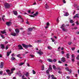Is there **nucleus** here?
<instances>
[{
  "label": "nucleus",
  "instance_id": "f257e3e1",
  "mask_svg": "<svg viewBox=\"0 0 79 79\" xmlns=\"http://www.w3.org/2000/svg\"><path fill=\"white\" fill-rule=\"evenodd\" d=\"M15 31L16 33H11V35L13 36H14V37H15V36H17V35H18L19 32V30L18 29H16L15 30Z\"/></svg>",
  "mask_w": 79,
  "mask_h": 79
},
{
  "label": "nucleus",
  "instance_id": "f03ea898",
  "mask_svg": "<svg viewBox=\"0 0 79 79\" xmlns=\"http://www.w3.org/2000/svg\"><path fill=\"white\" fill-rule=\"evenodd\" d=\"M15 70V68H13L11 69V72L10 73V71L9 70H6V72L8 74L9 76H11V74L13 73V71Z\"/></svg>",
  "mask_w": 79,
  "mask_h": 79
},
{
  "label": "nucleus",
  "instance_id": "7ed1b4c3",
  "mask_svg": "<svg viewBox=\"0 0 79 79\" xmlns=\"http://www.w3.org/2000/svg\"><path fill=\"white\" fill-rule=\"evenodd\" d=\"M5 64L3 62H1L0 64V68H3Z\"/></svg>",
  "mask_w": 79,
  "mask_h": 79
},
{
  "label": "nucleus",
  "instance_id": "20e7f679",
  "mask_svg": "<svg viewBox=\"0 0 79 79\" xmlns=\"http://www.w3.org/2000/svg\"><path fill=\"white\" fill-rule=\"evenodd\" d=\"M4 5L6 8H10V5L7 3H5Z\"/></svg>",
  "mask_w": 79,
  "mask_h": 79
},
{
  "label": "nucleus",
  "instance_id": "39448f33",
  "mask_svg": "<svg viewBox=\"0 0 79 79\" xmlns=\"http://www.w3.org/2000/svg\"><path fill=\"white\" fill-rule=\"evenodd\" d=\"M37 52L38 54H39L41 56L43 54V52L41 51V50L40 49L39 50V52Z\"/></svg>",
  "mask_w": 79,
  "mask_h": 79
},
{
  "label": "nucleus",
  "instance_id": "423d86ee",
  "mask_svg": "<svg viewBox=\"0 0 79 79\" xmlns=\"http://www.w3.org/2000/svg\"><path fill=\"white\" fill-rule=\"evenodd\" d=\"M22 46L25 48H28V45H26L24 44H22Z\"/></svg>",
  "mask_w": 79,
  "mask_h": 79
},
{
  "label": "nucleus",
  "instance_id": "0eeeda50",
  "mask_svg": "<svg viewBox=\"0 0 79 79\" xmlns=\"http://www.w3.org/2000/svg\"><path fill=\"white\" fill-rule=\"evenodd\" d=\"M65 69H66V71H69L70 73H71V72H72V70L71 69H69V68H68V67L66 68Z\"/></svg>",
  "mask_w": 79,
  "mask_h": 79
},
{
  "label": "nucleus",
  "instance_id": "6e6552de",
  "mask_svg": "<svg viewBox=\"0 0 79 79\" xmlns=\"http://www.w3.org/2000/svg\"><path fill=\"white\" fill-rule=\"evenodd\" d=\"M6 24L8 26H11V22H7L6 23Z\"/></svg>",
  "mask_w": 79,
  "mask_h": 79
},
{
  "label": "nucleus",
  "instance_id": "1a4fd4ad",
  "mask_svg": "<svg viewBox=\"0 0 79 79\" xmlns=\"http://www.w3.org/2000/svg\"><path fill=\"white\" fill-rule=\"evenodd\" d=\"M18 47H19V49H20V50H23V47H22V46H21V45H19Z\"/></svg>",
  "mask_w": 79,
  "mask_h": 79
},
{
  "label": "nucleus",
  "instance_id": "9d476101",
  "mask_svg": "<svg viewBox=\"0 0 79 79\" xmlns=\"http://www.w3.org/2000/svg\"><path fill=\"white\" fill-rule=\"evenodd\" d=\"M1 48L2 50L4 49L5 48V46H4V45L2 44H1Z\"/></svg>",
  "mask_w": 79,
  "mask_h": 79
},
{
  "label": "nucleus",
  "instance_id": "9b49d317",
  "mask_svg": "<svg viewBox=\"0 0 79 79\" xmlns=\"http://www.w3.org/2000/svg\"><path fill=\"white\" fill-rule=\"evenodd\" d=\"M33 29V28H29L28 29V32H31L32 30Z\"/></svg>",
  "mask_w": 79,
  "mask_h": 79
},
{
  "label": "nucleus",
  "instance_id": "f8f14e48",
  "mask_svg": "<svg viewBox=\"0 0 79 79\" xmlns=\"http://www.w3.org/2000/svg\"><path fill=\"white\" fill-rule=\"evenodd\" d=\"M76 18H79V14H77L73 17V18L74 19Z\"/></svg>",
  "mask_w": 79,
  "mask_h": 79
},
{
  "label": "nucleus",
  "instance_id": "ddd939ff",
  "mask_svg": "<svg viewBox=\"0 0 79 79\" xmlns=\"http://www.w3.org/2000/svg\"><path fill=\"white\" fill-rule=\"evenodd\" d=\"M11 53V51H10L9 52H7L6 53V55H7V56H8L10 55V54Z\"/></svg>",
  "mask_w": 79,
  "mask_h": 79
},
{
  "label": "nucleus",
  "instance_id": "4468645a",
  "mask_svg": "<svg viewBox=\"0 0 79 79\" xmlns=\"http://www.w3.org/2000/svg\"><path fill=\"white\" fill-rule=\"evenodd\" d=\"M23 64H24V62H21L19 64V65L21 66H22V65H23Z\"/></svg>",
  "mask_w": 79,
  "mask_h": 79
},
{
  "label": "nucleus",
  "instance_id": "2eb2a0df",
  "mask_svg": "<svg viewBox=\"0 0 79 79\" xmlns=\"http://www.w3.org/2000/svg\"><path fill=\"white\" fill-rule=\"evenodd\" d=\"M38 15V12H36L35 14H33V17H35V16H37V15Z\"/></svg>",
  "mask_w": 79,
  "mask_h": 79
},
{
  "label": "nucleus",
  "instance_id": "dca6fc26",
  "mask_svg": "<svg viewBox=\"0 0 79 79\" xmlns=\"http://www.w3.org/2000/svg\"><path fill=\"white\" fill-rule=\"evenodd\" d=\"M13 12L14 13V15H18V12H17V11L14 10L13 11Z\"/></svg>",
  "mask_w": 79,
  "mask_h": 79
},
{
  "label": "nucleus",
  "instance_id": "f3484780",
  "mask_svg": "<svg viewBox=\"0 0 79 79\" xmlns=\"http://www.w3.org/2000/svg\"><path fill=\"white\" fill-rule=\"evenodd\" d=\"M65 27H66V26H65L64 24H63L61 26V27H60V28H61L62 29H63V28H64Z\"/></svg>",
  "mask_w": 79,
  "mask_h": 79
},
{
  "label": "nucleus",
  "instance_id": "a211bd4d",
  "mask_svg": "<svg viewBox=\"0 0 79 79\" xmlns=\"http://www.w3.org/2000/svg\"><path fill=\"white\" fill-rule=\"evenodd\" d=\"M45 7L46 9H48V8H49V7L48 6V5H47V3L46 4Z\"/></svg>",
  "mask_w": 79,
  "mask_h": 79
},
{
  "label": "nucleus",
  "instance_id": "6ab92c4d",
  "mask_svg": "<svg viewBox=\"0 0 79 79\" xmlns=\"http://www.w3.org/2000/svg\"><path fill=\"white\" fill-rule=\"evenodd\" d=\"M48 70H52V67L51 65H49V68L48 69Z\"/></svg>",
  "mask_w": 79,
  "mask_h": 79
},
{
  "label": "nucleus",
  "instance_id": "aec40b11",
  "mask_svg": "<svg viewBox=\"0 0 79 79\" xmlns=\"http://www.w3.org/2000/svg\"><path fill=\"white\" fill-rule=\"evenodd\" d=\"M61 61H62V62H64L65 61V58L64 57H62L61 58Z\"/></svg>",
  "mask_w": 79,
  "mask_h": 79
},
{
  "label": "nucleus",
  "instance_id": "412c9836",
  "mask_svg": "<svg viewBox=\"0 0 79 79\" xmlns=\"http://www.w3.org/2000/svg\"><path fill=\"white\" fill-rule=\"evenodd\" d=\"M48 61H49V62H53V60L51 59H48Z\"/></svg>",
  "mask_w": 79,
  "mask_h": 79
},
{
  "label": "nucleus",
  "instance_id": "4be33fe9",
  "mask_svg": "<svg viewBox=\"0 0 79 79\" xmlns=\"http://www.w3.org/2000/svg\"><path fill=\"white\" fill-rule=\"evenodd\" d=\"M52 67L53 69L54 70H56V69H57L56 68V66L55 65H53Z\"/></svg>",
  "mask_w": 79,
  "mask_h": 79
},
{
  "label": "nucleus",
  "instance_id": "5701e85b",
  "mask_svg": "<svg viewBox=\"0 0 79 79\" xmlns=\"http://www.w3.org/2000/svg\"><path fill=\"white\" fill-rule=\"evenodd\" d=\"M1 33H2V34H5L6 33V31H1Z\"/></svg>",
  "mask_w": 79,
  "mask_h": 79
},
{
  "label": "nucleus",
  "instance_id": "b1692460",
  "mask_svg": "<svg viewBox=\"0 0 79 79\" xmlns=\"http://www.w3.org/2000/svg\"><path fill=\"white\" fill-rule=\"evenodd\" d=\"M51 77H52V79H56V78L55 77H54V75H51Z\"/></svg>",
  "mask_w": 79,
  "mask_h": 79
},
{
  "label": "nucleus",
  "instance_id": "393cba45",
  "mask_svg": "<svg viewBox=\"0 0 79 79\" xmlns=\"http://www.w3.org/2000/svg\"><path fill=\"white\" fill-rule=\"evenodd\" d=\"M18 18H20V19H22V21H23V18H22V16L21 15H19L18 16Z\"/></svg>",
  "mask_w": 79,
  "mask_h": 79
},
{
  "label": "nucleus",
  "instance_id": "a878e982",
  "mask_svg": "<svg viewBox=\"0 0 79 79\" xmlns=\"http://www.w3.org/2000/svg\"><path fill=\"white\" fill-rule=\"evenodd\" d=\"M78 7V6H77V4H74V7L75 8H76L77 9V7Z\"/></svg>",
  "mask_w": 79,
  "mask_h": 79
},
{
  "label": "nucleus",
  "instance_id": "bb28decb",
  "mask_svg": "<svg viewBox=\"0 0 79 79\" xmlns=\"http://www.w3.org/2000/svg\"><path fill=\"white\" fill-rule=\"evenodd\" d=\"M62 30L63 31H64V32H66V31H67V29H66L64 28H63L62 29Z\"/></svg>",
  "mask_w": 79,
  "mask_h": 79
},
{
  "label": "nucleus",
  "instance_id": "cd10ccee",
  "mask_svg": "<svg viewBox=\"0 0 79 79\" xmlns=\"http://www.w3.org/2000/svg\"><path fill=\"white\" fill-rule=\"evenodd\" d=\"M50 70H47L46 71V72L47 74H49V71H50Z\"/></svg>",
  "mask_w": 79,
  "mask_h": 79
},
{
  "label": "nucleus",
  "instance_id": "c85d7f7f",
  "mask_svg": "<svg viewBox=\"0 0 79 79\" xmlns=\"http://www.w3.org/2000/svg\"><path fill=\"white\" fill-rule=\"evenodd\" d=\"M46 26H48V27H49L50 26V23L48 22H47L46 24Z\"/></svg>",
  "mask_w": 79,
  "mask_h": 79
},
{
  "label": "nucleus",
  "instance_id": "c756f323",
  "mask_svg": "<svg viewBox=\"0 0 79 79\" xmlns=\"http://www.w3.org/2000/svg\"><path fill=\"white\" fill-rule=\"evenodd\" d=\"M32 73L33 74H36V72H35V71L34 70H32Z\"/></svg>",
  "mask_w": 79,
  "mask_h": 79
},
{
  "label": "nucleus",
  "instance_id": "7c9ffc66",
  "mask_svg": "<svg viewBox=\"0 0 79 79\" xmlns=\"http://www.w3.org/2000/svg\"><path fill=\"white\" fill-rule=\"evenodd\" d=\"M11 60H16V59L14 57H12L11 58Z\"/></svg>",
  "mask_w": 79,
  "mask_h": 79
},
{
  "label": "nucleus",
  "instance_id": "2f4dec72",
  "mask_svg": "<svg viewBox=\"0 0 79 79\" xmlns=\"http://www.w3.org/2000/svg\"><path fill=\"white\" fill-rule=\"evenodd\" d=\"M48 49H49V50H51V49H52V48L50 46H48Z\"/></svg>",
  "mask_w": 79,
  "mask_h": 79
},
{
  "label": "nucleus",
  "instance_id": "473e14b6",
  "mask_svg": "<svg viewBox=\"0 0 79 79\" xmlns=\"http://www.w3.org/2000/svg\"><path fill=\"white\" fill-rule=\"evenodd\" d=\"M29 74V73H27L25 74V76H26V77H27Z\"/></svg>",
  "mask_w": 79,
  "mask_h": 79
},
{
  "label": "nucleus",
  "instance_id": "72a5a7b5",
  "mask_svg": "<svg viewBox=\"0 0 79 79\" xmlns=\"http://www.w3.org/2000/svg\"><path fill=\"white\" fill-rule=\"evenodd\" d=\"M68 15H69V13H68V12H66L65 13L66 16H68Z\"/></svg>",
  "mask_w": 79,
  "mask_h": 79
},
{
  "label": "nucleus",
  "instance_id": "f704fd0d",
  "mask_svg": "<svg viewBox=\"0 0 79 79\" xmlns=\"http://www.w3.org/2000/svg\"><path fill=\"white\" fill-rule=\"evenodd\" d=\"M66 55L67 58H69V54H67Z\"/></svg>",
  "mask_w": 79,
  "mask_h": 79
},
{
  "label": "nucleus",
  "instance_id": "c9c22d12",
  "mask_svg": "<svg viewBox=\"0 0 79 79\" xmlns=\"http://www.w3.org/2000/svg\"><path fill=\"white\" fill-rule=\"evenodd\" d=\"M73 29H77V27H74L73 28H72Z\"/></svg>",
  "mask_w": 79,
  "mask_h": 79
},
{
  "label": "nucleus",
  "instance_id": "e433bc0d",
  "mask_svg": "<svg viewBox=\"0 0 79 79\" xmlns=\"http://www.w3.org/2000/svg\"><path fill=\"white\" fill-rule=\"evenodd\" d=\"M9 47V46H6V50H8V48Z\"/></svg>",
  "mask_w": 79,
  "mask_h": 79
},
{
  "label": "nucleus",
  "instance_id": "4c0bfd02",
  "mask_svg": "<svg viewBox=\"0 0 79 79\" xmlns=\"http://www.w3.org/2000/svg\"><path fill=\"white\" fill-rule=\"evenodd\" d=\"M1 37H2V39H5V36H4L3 35H1Z\"/></svg>",
  "mask_w": 79,
  "mask_h": 79
},
{
  "label": "nucleus",
  "instance_id": "58836bf2",
  "mask_svg": "<svg viewBox=\"0 0 79 79\" xmlns=\"http://www.w3.org/2000/svg\"><path fill=\"white\" fill-rule=\"evenodd\" d=\"M5 15H3V16H2V20H3V21H4V18H5Z\"/></svg>",
  "mask_w": 79,
  "mask_h": 79
},
{
  "label": "nucleus",
  "instance_id": "ea45409f",
  "mask_svg": "<svg viewBox=\"0 0 79 79\" xmlns=\"http://www.w3.org/2000/svg\"><path fill=\"white\" fill-rule=\"evenodd\" d=\"M17 74H18L19 75L20 74L21 76V72H20V71H19L17 73Z\"/></svg>",
  "mask_w": 79,
  "mask_h": 79
},
{
  "label": "nucleus",
  "instance_id": "a19ab883",
  "mask_svg": "<svg viewBox=\"0 0 79 79\" xmlns=\"http://www.w3.org/2000/svg\"><path fill=\"white\" fill-rule=\"evenodd\" d=\"M70 22L71 23H73V20H71L70 21Z\"/></svg>",
  "mask_w": 79,
  "mask_h": 79
},
{
  "label": "nucleus",
  "instance_id": "79ce46f5",
  "mask_svg": "<svg viewBox=\"0 0 79 79\" xmlns=\"http://www.w3.org/2000/svg\"><path fill=\"white\" fill-rule=\"evenodd\" d=\"M51 40H52V42H55V40H54V39H53V38H51Z\"/></svg>",
  "mask_w": 79,
  "mask_h": 79
},
{
  "label": "nucleus",
  "instance_id": "37998d69",
  "mask_svg": "<svg viewBox=\"0 0 79 79\" xmlns=\"http://www.w3.org/2000/svg\"><path fill=\"white\" fill-rule=\"evenodd\" d=\"M3 74V71H1L0 72V74H1V75H2Z\"/></svg>",
  "mask_w": 79,
  "mask_h": 79
},
{
  "label": "nucleus",
  "instance_id": "c03bdc74",
  "mask_svg": "<svg viewBox=\"0 0 79 79\" xmlns=\"http://www.w3.org/2000/svg\"><path fill=\"white\" fill-rule=\"evenodd\" d=\"M28 47H32V46L31 44H29V45H28Z\"/></svg>",
  "mask_w": 79,
  "mask_h": 79
},
{
  "label": "nucleus",
  "instance_id": "a18cd8bd",
  "mask_svg": "<svg viewBox=\"0 0 79 79\" xmlns=\"http://www.w3.org/2000/svg\"><path fill=\"white\" fill-rule=\"evenodd\" d=\"M44 65H43L42 66V70H44Z\"/></svg>",
  "mask_w": 79,
  "mask_h": 79
},
{
  "label": "nucleus",
  "instance_id": "49530a36",
  "mask_svg": "<svg viewBox=\"0 0 79 79\" xmlns=\"http://www.w3.org/2000/svg\"><path fill=\"white\" fill-rule=\"evenodd\" d=\"M72 44V42H69L68 43V44L69 45H71Z\"/></svg>",
  "mask_w": 79,
  "mask_h": 79
},
{
  "label": "nucleus",
  "instance_id": "de8ad7c7",
  "mask_svg": "<svg viewBox=\"0 0 79 79\" xmlns=\"http://www.w3.org/2000/svg\"><path fill=\"white\" fill-rule=\"evenodd\" d=\"M53 61H54V62H56V60L55 59H54Z\"/></svg>",
  "mask_w": 79,
  "mask_h": 79
},
{
  "label": "nucleus",
  "instance_id": "09e8293b",
  "mask_svg": "<svg viewBox=\"0 0 79 79\" xmlns=\"http://www.w3.org/2000/svg\"><path fill=\"white\" fill-rule=\"evenodd\" d=\"M72 61L73 62H74V58H73V59H72Z\"/></svg>",
  "mask_w": 79,
  "mask_h": 79
},
{
  "label": "nucleus",
  "instance_id": "8fccbe9b",
  "mask_svg": "<svg viewBox=\"0 0 79 79\" xmlns=\"http://www.w3.org/2000/svg\"><path fill=\"white\" fill-rule=\"evenodd\" d=\"M17 57H20L21 56V55L20 54H18L17 55Z\"/></svg>",
  "mask_w": 79,
  "mask_h": 79
},
{
  "label": "nucleus",
  "instance_id": "3c124183",
  "mask_svg": "<svg viewBox=\"0 0 79 79\" xmlns=\"http://www.w3.org/2000/svg\"><path fill=\"white\" fill-rule=\"evenodd\" d=\"M30 56H31V58H33V57H34V56L32 55H30Z\"/></svg>",
  "mask_w": 79,
  "mask_h": 79
},
{
  "label": "nucleus",
  "instance_id": "603ef678",
  "mask_svg": "<svg viewBox=\"0 0 79 79\" xmlns=\"http://www.w3.org/2000/svg\"><path fill=\"white\" fill-rule=\"evenodd\" d=\"M79 55L77 56V60H79Z\"/></svg>",
  "mask_w": 79,
  "mask_h": 79
},
{
  "label": "nucleus",
  "instance_id": "864d4df0",
  "mask_svg": "<svg viewBox=\"0 0 79 79\" xmlns=\"http://www.w3.org/2000/svg\"><path fill=\"white\" fill-rule=\"evenodd\" d=\"M63 3H66V1H65V0H63Z\"/></svg>",
  "mask_w": 79,
  "mask_h": 79
},
{
  "label": "nucleus",
  "instance_id": "5fc2aeb1",
  "mask_svg": "<svg viewBox=\"0 0 79 79\" xmlns=\"http://www.w3.org/2000/svg\"><path fill=\"white\" fill-rule=\"evenodd\" d=\"M76 23L77 24V25H79V22H76Z\"/></svg>",
  "mask_w": 79,
  "mask_h": 79
},
{
  "label": "nucleus",
  "instance_id": "6e6d98bb",
  "mask_svg": "<svg viewBox=\"0 0 79 79\" xmlns=\"http://www.w3.org/2000/svg\"><path fill=\"white\" fill-rule=\"evenodd\" d=\"M72 50H75V48H72Z\"/></svg>",
  "mask_w": 79,
  "mask_h": 79
},
{
  "label": "nucleus",
  "instance_id": "4d7b16f0",
  "mask_svg": "<svg viewBox=\"0 0 79 79\" xmlns=\"http://www.w3.org/2000/svg\"><path fill=\"white\" fill-rule=\"evenodd\" d=\"M51 77V76H50V75H48V79H50V77Z\"/></svg>",
  "mask_w": 79,
  "mask_h": 79
},
{
  "label": "nucleus",
  "instance_id": "13d9d810",
  "mask_svg": "<svg viewBox=\"0 0 79 79\" xmlns=\"http://www.w3.org/2000/svg\"><path fill=\"white\" fill-rule=\"evenodd\" d=\"M72 57L73 58H74V55L73 54L72 55Z\"/></svg>",
  "mask_w": 79,
  "mask_h": 79
},
{
  "label": "nucleus",
  "instance_id": "bf43d9fd",
  "mask_svg": "<svg viewBox=\"0 0 79 79\" xmlns=\"http://www.w3.org/2000/svg\"><path fill=\"white\" fill-rule=\"evenodd\" d=\"M76 13V11L75 10H73V15H74L75 13Z\"/></svg>",
  "mask_w": 79,
  "mask_h": 79
},
{
  "label": "nucleus",
  "instance_id": "052dcab7",
  "mask_svg": "<svg viewBox=\"0 0 79 79\" xmlns=\"http://www.w3.org/2000/svg\"><path fill=\"white\" fill-rule=\"evenodd\" d=\"M58 73L59 74H61L62 73V72H61V71H59L58 72Z\"/></svg>",
  "mask_w": 79,
  "mask_h": 79
},
{
  "label": "nucleus",
  "instance_id": "680f3d73",
  "mask_svg": "<svg viewBox=\"0 0 79 79\" xmlns=\"http://www.w3.org/2000/svg\"><path fill=\"white\" fill-rule=\"evenodd\" d=\"M27 12H28V13H31V10H28Z\"/></svg>",
  "mask_w": 79,
  "mask_h": 79
},
{
  "label": "nucleus",
  "instance_id": "e2e57ef3",
  "mask_svg": "<svg viewBox=\"0 0 79 79\" xmlns=\"http://www.w3.org/2000/svg\"><path fill=\"white\" fill-rule=\"evenodd\" d=\"M12 30V29H11V28H9V31H11Z\"/></svg>",
  "mask_w": 79,
  "mask_h": 79
},
{
  "label": "nucleus",
  "instance_id": "0e129e2a",
  "mask_svg": "<svg viewBox=\"0 0 79 79\" xmlns=\"http://www.w3.org/2000/svg\"><path fill=\"white\" fill-rule=\"evenodd\" d=\"M15 56V54L13 53L12 54V56Z\"/></svg>",
  "mask_w": 79,
  "mask_h": 79
},
{
  "label": "nucleus",
  "instance_id": "69168bd1",
  "mask_svg": "<svg viewBox=\"0 0 79 79\" xmlns=\"http://www.w3.org/2000/svg\"><path fill=\"white\" fill-rule=\"evenodd\" d=\"M31 33H28L27 35H31Z\"/></svg>",
  "mask_w": 79,
  "mask_h": 79
},
{
  "label": "nucleus",
  "instance_id": "338daca9",
  "mask_svg": "<svg viewBox=\"0 0 79 79\" xmlns=\"http://www.w3.org/2000/svg\"><path fill=\"white\" fill-rule=\"evenodd\" d=\"M0 58H2V55L1 54H0Z\"/></svg>",
  "mask_w": 79,
  "mask_h": 79
},
{
  "label": "nucleus",
  "instance_id": "774afa93",
  "mask_svg": "<svg viewBox=\"0 0 79 79\" xmlns=\"http://www.w3.org/2000/svg\"><path fill=\"white\" fill-rule=\"evenodd\" d=\"M64 51H61V53H62V54H64Z\"/></svg>",
  "mask_w": 79,
  "mask_h": 79
}]
</instances>
